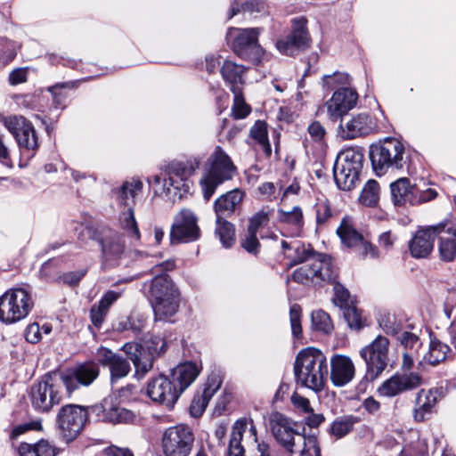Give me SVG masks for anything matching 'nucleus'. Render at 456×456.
<instances>
[{"label": "nucleus", "mask_w": 456, "mask_h": 456, "mask_svg": "<svg viewBox=\"0 0 456 456\" xmlns=\"http://www.w3.org/2000/svg\"><path fill=\"white\" fill-rule=\"evenodd\" d=\"M128 354V359L113 353L110 349L101 346L96 351L98 362L108 367L111 382L126 377L131 371L129 361L134 363L135 377L143 378L153 367L154 360L166 351V343L160 338H155L142 346L138 344H126L123 347Z\"/></svg>", "instance_id": "obj_1"}, {"label": "nucleus", "mask_w": 456, "mask_h": 456, "mask_svg": "<svg viewBox=\"0 0 456 456\" xmlns=\"http://www.w3.org/2000/svg\"><path fill=\"white\" fill-rule=\"evenodd\" d=\"M293 370L297 386L321 392L329 375V364L320 349L307 347L297 354Z\"/></svg>", "instance_id": "obj_2"}, {"label": "nucleus", "mask_w": 456, "mask_h": 456, "mask_svg": "<svg viewBox=\"0 0 456 456\" xmlns=\"http://www.w3.org/2000/svg\"><path fill=\"white\" fill-rule=\"evenodd\" d=\"M369 158L377 176L384 175L390 169H403L409 162L403 144L394 137H387L383 141L370 144Z\"/></svg>", "instance_id": "obj_3"}, {"label": "nucleus", "mask_w": 456, "mask_h": 456, "mask_svg": "<svg viewBox=\"0 0 456 456\" xmlns=\"http://www.w3.org/2000/svg\"><path fill=\"white\" fill-rule=\"evenodd\" d=\"M363 160L364 150L362 147L348 148L338 155L333 177L339 190L351 191L360 183Z\"/></svg>", "instance_id": "obj_4"}, {"label": "nucleus", "mask_w": 456, "mask_h": 456, "mask_svg": "<svg viewBox=\"0 0 456 456\" xmlns=\"http://www.w3.org/2000/svg\"><path fill=\"white\" fill-rule=\"evenodd\" d=\"M151 295L156 320H167L176 313L179 293L167 274L157 275L152 280Z\"/></svg>", "instance_id": "obj_5"}, {"label": "nucleus", "mask_w": 456, "mask_h": 456, "mask_svg": "<svg viewBox=\"0 0 456 456\" xmlns=\"http://www.w3.org/2000/svg\"><path fill=\"white\" fill-rule=\"evenodd\" d=\"M64 387L61 377L56 374H45L40 380L34 383L29 391V398L33 408L39 412H48L59 404L62 398Z\"/></svg>", "instance_id": "obj_6"}, {"label": "nucleus", "mask_w": 456, "mask_h": 456, "mask_svg": "<svg viewBox=\"0 0 456 456\" xmlns=\"http://www.w3.org/2000/svg\"><path fill=\"white\" fill-rule=\"evenodd\" d=\"M307 23L305 16L290 20L289 33L276 41V48L281 54L295 57L311 48L312 37Z\"/></svg>", "instance_id": "obj_7"}, {"label": "nucleus", "mask_w": 456, "mask_h": 456, "mask_svg": "<svg viewBox=\"0 0 456 456\" xmlns=\"http://www.w3.org/2000/svg\"><path fill=\"white\" fill-rule=\"evenodd\" d=\"M33 305L26 289H9L0 297V321L6 324L19 322L29 314Z\"/></svg>", "instance_id": "obj_8"}, {"label": "nucleus", "mask_w": 456, "mask_h": 456, "mask_svg": "<svg viewBox=\"0 0 456 456\" xmlns=\"http://www.w3.org/2000/svg\"><path fill=\"white\" fill-rule=\"evenodd\" d=\"M389 340L379 335L370 344L360 350V356L366 365L365 379H376L387 368L388 363Z\"/></svg>", "instance_id": "obj_9"}, {"label": "nucleus", "mask_w": 456, "mask_h": 456, "mask_svg": "<svg viewBox=\"0 0 456 456\" xmlns=\"http://www.w3.org/2000/svg\"><path fill=\"white\" fill-rule=\"evenodd\" d=\"M236 171L231 159L220 148L212 156L211 168L201 180L203 194L206 200H209L216 188L224 181L232 179Z\"/></svg>", "instance_id": "obj_10"}, {"label": "nucleus", "mask_w": 456, "mask_h": 456, "mask_svg": "<svg viewBox=\"0 0 456 456\" xmlns=\"http://www.w3.org/2000/svg\"><path fill=\"white\" fill-rule=\"evenodd\" d=\"M88 418L85 408L76 404L62 406L57 414V425L62 438L69 443L83 430Z\"/></svg>", "instance_id": "obj_11"}, {"label": "nucleus", "mask_w": 456, "mask_h": 456, "mask_svg": "<svg viewBox=\"0 0 456 456\" xmlns=\"http://www.w3.org/2000/svg\"><path fill=\"white\" fill-rule=\"evenodd\" d=\"M292 279L301 284L311 281L314 286H322L324 281H334V266L330 256L326 254L318 255V259L312 265L297 268L292 273Z\"/></svg>", "instance_id": "obj_12"}, {"label": "nucleus", "mask_w": 456, "mask_h": 456, "mask_svg": "<svg viewBox=\"0 0 456 456\" xmlns=\"http://www.w3.org/2000/svg\"><path fill=\"white\" fill-rule=\"evenodd\" d=\"M333 285L334 296L332 301L342 312L343 318L351 330H360L364 327V322L355 305L350 303V292L338 280V273L334 269V281H326Z\"/></svg>", "instance_id": "obj_13"}, {"label": "nucleus", "mask_w": 456, "mask_h": 456, "mask_svg": "<svg viewBox=\"0 0 456 456\" xmlns=\"http://www.w3.org/2000/svg\"><path fill=\"white\" fill-rule=\"evenodd\" d=\"M296 427L297 423L281 412L273 411L269 414L267 428L278 444L289 452H293L295 436H301Z\"/></svg>", "instance_id": "obj_14"}, {"label": "nucleus", "mask_w": 456, "mask_h": 456, "mask_svg": "<svg viewBox=\"0 0 456 456\" xmlns=\"http://www.w3.org/2000/svg\"><path fill=\"white\" fill-rule=\"evenodd\" d=\"M194 442L188 426L178 425L167 428L163 436V450L167 456H187Z\"/></svg>", "instance_id": "obj_15"}, {"label": "nucleus", "mask_w": 456, "mask_h": 456, "mask_svg": "<svg viewBox=\"0 0 456 456\" xmlns=\"http://www.w3.org/2000/svg\"><path fill=\"white\" fill-rule=\"evenodd\" d=\"M4 124L13 135L20 148L34 153L39 147L36 130L31 122L22 116L4 118Z\"/></svg>", "instance_id": "obj_16"}, {"label": "nucleus", "mask_w": 456, "mask_h": 456, "mask_svg": "<svg viewBox=\"0 0 456 456\" xmlns=\"http://www.w3.org/2000/svg\"><path fill=\"white\" fill-rule=\"evenodd\" d=\"M200 237L198 218L189 209H182L175 217L171 227L170 240L172 243L191 242Z\"/></svg>", "instance_id": "obj_17"}, {"label": "nucleus", "mask_w": 456, "mask_h": 456, "mask_svg": "<svg viewBox=\"0 0 456 456\" xmlns=\"http://www.w3.org/2000/svg\"><path fill=\"white\" fill-rule=\"evenodd\" d=\"M146 393L155 403L173 408L180 396V392L173 381L165 375L152 378L147 386Z\"/></svg>", "instance_id": "obj_18"}, {"label": "nucleus", "mask_w": 456, "mask_h": 456, "mask_svg": "<svg viewBox=\"0 0 456 456\" xmlns=\"http://www.w3.org/2000/svg\"><path fill=\"white\" fill-rule=\"evenodd\" d=\"M422 383V377L417 372L395 373L386 379L378 387L380 396L391 398L407 391L413 390Z\"/></svg>", "instance_id": "obj_19"}, {"label": "nucleus", "mask_w": 456, "mask_h": 456, "mask_svg": "<svg viewBox=\"0 0 456 456\" xmlns=\"http://www.w3.org/2000/svg\"><path fill=\"white\" fill-rule=\"evenodd\" d=\"M358 94L349 87H340L335 90L332 97L326 102L330 119L333 122L341 120L348 111L356 106Z\"/></svg>", "instance_id": "obj_20"}, {"label": "nucleus", "mask_w": 456, "mask_h": 456, "mask_svg": "<svg viewBox=\"0 0 456 456\" xmlns=\"http://www.w3.org/2000/svg\"><path fill=\"white\" fill-rule=\"evenodd\" d=\"M377 124L372 117L367 112H362L352 116L351 118L345 121V118L340 120L338 132L345 140H352L360 136H365L374 132Z\"/></svg>", "instance_id": "obj_21"}, {"label": "nucleus", "mask_w": 456, "mask_h": 456, "mask_svg": "<svg viewBox=\"0 0 456 456\" xmlns=\"http://www.w3.org/2000/svg\"><path fill=\"white\" fill-rule=\"evenodd\" d=\"M99 366L94 362H87L76 366L61 376L68 394L76 390L79 385L88 386L99 376Z\"/></svg>", "instance_id": "obj_22"}, {"label": "nucleus", "mask_w": 456, "mask_h": 456, "mask_svg": "<svg viewBox=\"0 0 456 456\" xmlns=\"http://www.w3.org/2000/svg\"><path fill=\"white\" fill-rule=\"evenodd\" d=\"M100 243L104 267L119 265L121 259L126 255L124 236L118 232H110L101 240Z\"/></svg>", "instance_id": "obj_23"}, {"label": "nucleus", "mask_w": 456, "mask_h": 456, "mask_svg": "<svg viewBox=\"0 0 456 456\" xmlns=\"http://www.w3.org/2000/svg\"><path fill=\"white\" fill-rule=\"evenodd\" d=\"M446 224L440 223L424 230H419L411 239L409 248L411 254L415 258L427 257L434 248L435 239L444 232Z\"/></svg>", "instance_id": "obj_24"}, {"label": "nucleus", "mask_w": 456, "mask_h": 456, "mask_svg": "<svg viewBox=\"0 0 456 456\" xmlns=\"http://www.w3.org/2000/svg\"><path fill=\"white\" fill-rule=\"evenodd\" d=\"M330 365V378L334 387H345L354 378L355 368L349 356L338 354H333Z\"/></svg>", "instance_id": "obj_25"}, {"label": "nucleus", "mask_w": 456, "mask_h": 456, "mask_svg": "<svg viewBox=\"0 0 456 456\" xmlns=\"http://www.w3.org/2000/svg\"><path fill=\"white\" fill-rule=\"evenodd\" d=\"M443 395L441 388L420 389L416 395V406L413 409L412 416L416 422H424L430 419L434 408L438 403L439 397Z\"/></svg>", "instance_id": "obj_26"}, {"label": "nucleus", "mask_w": 456, "mask_h": 456, "mask_svg": "<svg viewBox=\"0 0 456 456\" xmlns=\"http://www.w3.org/2000/svg\"><path fill=\"white\" fill-rule=\"evenodd\" d=\"M200 161L193 158L186 161L174 160L167 166L168 179L165 181V186H173L180 189L183 182L187 180L199 167Z\"/></svg>", "instance_id": "obj_27"}, {"label": "nucleus", "mask_w": 456, "mask_h": 456, "mask_svg": "<svg viewBox=\"0 0 456 456\" xmlns=\"http://www.w3.org/2000/svg\"><path fill=\"white\" fill-rule=\"evenodd\" d=\"M391 200L396 207L406 206L407 204L417 205L416 194L418 186L411 183L407 177H401L390 183Z\"/></svg>", "instance_id": "obj_28"}, {"label": "nucleus", "mask_w": 456, "mask_h": 456, "mask_svg": "<svg viewBox=\"0 0 456 456\" xmlns=\"http://www.w3.org/2000/svg\"><path fill=\"white\" fill-rule=\"evenodd\" d=\"M243 197V192L236 189L216 199L214 210L218 220L230 217L240 207Z\"/></svg>", "instance_id": "obj_29"}, {"label": "nucleus", "mask_w": 456, "mask_h": 456, "mask_svg": "<svg viewBox=\"0 0 456 456\" xmlns=\"http://www.w3.org/2000/svg\"><path fill=\"white\" fill-rule=\"evenodd\" d=\"M444 232L438 237L439 257L444 262H452L456 259V224L445 223Z\"/></svg>", "instance_id": "obj_30"}, {"label": "nucleus", "mask_w": 456, "mask_h": 456, "mask_svg": "<svg viewBox=\"0 0 456 456\" xmlns=\"http://www.w3.org/2000/svg\"><path fill=\"white\" fill-rule=\"evenodd\" d=\"M102 418L110 423H129L133 421L134 414L117 403L114 396L106 397L102 403Z\"/></svg>", "instance_id": "obj_31"}, {"label": "nucleus", "mask_w": 456, "mask_h": 456, "mask_svg": "<svg viewBox=\"0 0 456 456\" xmlns=\"http://www.w3.org/2000/svg\"><path fill=\"white\" fill-rule=\"evenodd\" d=\"M200 373L198 366L191 362L177 365L171 370V380L182 394L197 378Z\"/></svg>", "instance_id": "obj_32"}, {"label": "nucleus", "mask_w": 456, "mask_h": 456, "mask_svg": "<svg viewBox=\"0 0 456 456\" xmlns=\"http://www.w3.org/2000/svg\"><path fill=\"white\" fill-rule=\"evenodd\" d=\"M228 37H232V47L238 55H243L248 49L256 45V31L254 28H231Z\"/></svg>", "instance_id": "obj_33"}, {"label": "nucleus", "mask_w": 456, "mask_h": 456, "mask_svg": "<svg viewBox=\"0 0 456 456\" xmlns=\"http://www.w3.org/2000/svg\"><path fill=\"white\" fill-rule=\"evenodd\" d=\"M313 210L315 214L316 233L326 229L337 217V212L331 208V204L326 197L317 198Z\"/></svg>", "instance_id": "obj_34"}, {"label": "nucleus", "mask_w": 456, "mask_h": 456, "mask_svg": "<svg viewBox=\"0 0 456 456\" xmlns=\"http://www.w3.org/2000/svg\"><path fill=\"white\" fill-rule=\"evenodd\" d=\"M221 73L224 79L230 86L232 92H238L242 89L243 75L245 73V69L242 66L226 61L221 68Z\"/></svg>", "instance_id": "obj_35"}, {"label": "nucleus", "mask_w": 456, "mask_h": 456, "mask_svg": "<svg viewBox=\"0 0 456 456\" xmlns=\"http://www.w3.org/2000/svg\"><path fill=\"white\" fill-rule=\"evenodd\" d=\"M59 450L47 440H40L36 444L22 443L19 446L20 456H56Z\"/></svg>", "instance_id": "obj_36"}, {"label": "nucleus", "mask_w": 456, "mask_h": 456, "mask_svg": "<svg viewBox=\"0 0 456 456\" xmlns=\"http://www.w3.org/2000/svg\"><path fill=\"white\" fill-rule=\"evenodd\" d=\"M343 244L353 248L363 242V236L352 224H349L347 216H345L336 231Z\"/></svg>", "instance_id": "obj_37"}, {"label": "nucleus", "mask_w": 456, "mask_h": 456, "mask_svg": "<svg viewBox=\"0 0 456 456\" xmlns=\"http://www.w3.org/2000/svg\"><path fill=\"white\" fill-rule=\"evenodd\" d=\"M450 351L451 348L447 344L436 338H430L429 349L423 360L428 364L436 366L446 359Z\"/></svg>", "instance_id": "obj_38"}, {"label": "nucleus", "mask_w": 456, "mask_h": 456, "mask_svg": "<svg viewBox=\"0 0 456 456\" xmlns=\"http://www.w3.org/2000/svg\"><path fill=\"white\" fill-rule=\"evenodd\" d=\"M142 189V183L140 180L131 179L124 182L122 186L114 191V193L122 205L129 206L130 200L133 201Z\"/></svg>", "instance_id": "obj_39"}, {"label": "nucleus", "mask_w": 456, "mask_h": 456, "mask_svg": "<svg viewBox=\"0 0 456 456\" xmlns=\"http://www.w3.org/2000/svg\"><path fill=\"white\" fill-rule=\"evenodd\" d=\"M247 426V421L244 419L234 423L229 442L228 456H244V449L240 443Z\"/></svg>", "instance_id": "obj_40"}, {"label": "nucleus", "mask_w": 456, "mask_h": 456, "mask_svg": "<svg viewBox=\"0 0 456 456\" xmlns=\"http://www.w3.org/2000/svg\"><path fill=\"white\" fill-rule=\"evenodd\" d=\"M356 422L357 418L353 415L338 417L330 424L328 433L337 439H341L353 430L354 425Z\"/></svg>", "instance_id": "obj_41"}, {"label": "nucleus", "mask_w": 456, "mask_h": 456, "mask_svg": "<svg viewBox=\"0 0 456 456\" xmlns=\"http://www.w3.org/2000/svg\"><path fill=\"white\" fill-rule=\"evenodd\" d=\"M119 224L121 229L124 230L129 237L131 246L135 245V243L140 240L141 233L132 208L121 213Z\"/></svg>", "instance_id": "obj_42"}, {"label": "nucleus", "mask_w": 456, "mask_h": 456, "mask_svg": "<svg viewBox=\"0 0 456 456\" xmlns=\"http://www.w3.org/2000/svg\"><path fill=\"white\" fill-rule=\"evenodd\" d=\"M379 200V184L376 180L370 179L362 190L360 202L366 207H375Z\"/></svg>", "instance_id": "obj_43"}, {"label": "nucleus", "mask_w": 456, "mask_h": 456, "mask_svg": "<svg viewBox=\"0 0 456 456\" xmlns=\"http://www.w3.org/2000/svg\"><path fill=\"white\" fill-rule=\"evenodd\" d=\"M293 250L294 256H288L289 258H291L289 266H294L311 259L316 261L318 259V255L321 254L316 252L310 245L308 248H305V245L299 241L295 243Z\"/></svg>", "instance_id": "obj_44"}, {"label": "nucleus", "mask_w": 456, "mask_h": 456, "mask_svg": "<svg viewBox=\"0 0 456 456\" xmlns=\"http://www.w3.org/2000/svg\"><path fill=\"white\" fill-rule=\"evenodd\" d=\"M242 248L251 254L256 253V215L248 220L247 230L241 239Z\"/></svg>", "instance_id": "obj_45"}, {"label": "nucleus", "mask_w": 456, "mask_h": 456, "mask_svg": "<svg viewBox=\"0 0 456 456\" xmlns=\"http://www.w3.org/2000/svg\"><path fill=\"white\" fill-rule=\"evenodd\" d=\"M311 322L314 330L323 334H330L333 330V324L330 315L322 309L312 312Z\"/></svg>", "instance_id": "obj_46"}, {"label": "nucleus", "mask_w": 456, "mask_h": 456, "mask_svg": "<svg viewBox=\"0 0 456 456\" xmlns=\"http://www.w3.org/2000/svg\"><path fill=\"white\" fill-rule=\"evenodd\" d=\"M322 86L327 91L346 87L350 84V76L346 72L335 71L331 75H324L322 78Z\"/></svg>", "instance_id": "obj_47"}, {"label": "nucleus", "mask_w": 456, "mask_h": 456, "mask_svg": "<svg viewBox=\"0 0 456 456\" xmlns=\"http://www.w3.org/2000/svg\"><path fill=\"white\" fill-rule=\"evenodd\" d=\"M216 232L219 236L220 241L225 248L231 247L234 242V228L233 225L226 220V218L216 220Z\"/></svg>", "instance_id": "obj_48"}, {"label": "nucleus", "mask_w": 456, "mask_h": 456, "mask_svg": "<svg viewBox=\"0 0 456 456\" xmlns=\"http://www.w3.org/2000/svg\"><path fill=\"white\" fill-rule=\"evenodd\" d=\"M397 340L404 347V349L411 354H418L422 346V342L419 336L410 331H401L396 336Z\"/></svg>", "instance_id": "obj_49"}, {"label": "nucleus", "mask_w": 456, "mask_h": 456, "mask_svg": "<svg viewBox=\"0 0 456 456\" xmlns=\"http://www.w3.org/2000/svg\"><path fill=\"white\" fill-rule=\"evenodd\" d=\"M380 328L387 335L397 336L402 331V323L391 314H382L379 320Z\"/></svg>", "instance_id": "obj_50"}, {"label": "nucleus", "mask_w": 456, "mask_h": 456, "mask_svg": "<svg viewBox=\"0 0 456 456\" xmlns=\"http://www.w3.org/2000/svg\"><path fill=\"white\" fill-rule=\"evenodd\" d=\"M232 93L234 94L233 105L232 109V116L236 119L244 118L249 114L251 109L249 105L245 102V100L242 96V89Z\"/></svg>", "instance_id": "obj_51"}, {"label": "nucleus", "mask_w": 456, "mask_h": 456, "mask_svg": "<svg viewBox=\"0 0 456 456\" xmlns=\"http://www.w3.org/2000/svg\"><path fill=\"white\" fill-rule=\"evenodd\" d=\"M299 437L303 440L304 443V448L301 451L300 456H322L321 448L319 446L316 435H301Z\"/></svg>", "instance_id": "obj_52"}, {"label": "nucleus", "mask_w": 456, "mask_h": 456, "mask_svg": "<svg viewBox=\"0 0 456 456\" xmlns=\"http://www.w3.org/2000/svg\"><path fill=\"white\" fill-rule=\"evenodd\" d=\"M301 313V307L297 304L292 305L289 308L291 333L296 339L301 338L302 335Z\"/></svg>", "instance_id": "obj_53"}, {"label": "nucleus", "mask_w": 456, "mask_h": 456, "mask_svg": "<svg viewBox=\"0 0 456 456\" xmlns=\"http://www.w3.org/2000/svg\"><path fill=\"white\" fill-rule=\"evenodd\" d=\"M427 444L421 440H417L405 444L398 456H427Z\"/></svg>", "instance_id": "obj_54"}, {"label": "nucleus", "mask_w": 456, "mask_h": 456, "mask_svg": "<svg viewBox=\"0 0 456 456\" xmlns=\"http://www.w3.org/2000/svg\"><path fill=\"white\" fill-rule=\"evenodd\" d=\"M257 142L266 157L272 155V146L268 140L267 124L265 121L258 120L257 125Z\"/></svg>", "instance_id": "obj_55"}, {"label": "nucleus", "mask_w": 456, "mask_h": 456, "mask_svg": "<svg viewBox=\"0 0 456 456\" xmlns=\"http://www.w3.org/2000/svg\"><path fill=\"white\" fill-rule=\"evenodd\" d=\"M208 403L206 401V399H203V397L200 395L197 394L193 397L191 403L190 405L191 415L193 417L201 416Z\"/></svg>", "instance_id": "obj_56"}, {"label": "nucleus", "mask_w": 456, "mask_h": 456, "mask_svg": "<svg viewBox=\"0 0 456 456\" xmlns=\"http://www.w3.org/2000/svg\"><path fill=\"white\" fill-rule=\"evenodd\" d=\"M308 133L314 141L321 142L326 134V130L319 121H314L308 126Z\"/></svg>", "instance_id": "obj_57"}, {"label": "nucleus", "mask_w": 456, "mask_h": 456, "mask_svg": "<svg viewBox=\"0 0 456 456\" xmlns=\"http://www.w3.org/2000/svg\"><path fill=\"white\" fill-rule=\"evenodd\" d=\"M25 338L28 342L32 344H36L41 339V328L38 323L34 322L27 327Z\"/></svg>", "instance_id": "obj_58"}, {"label": "nucleus", "mask_w": 456, "mask_h": 456, "mask_svg": "<svg viewBox=\"0 0 456 456\" xmlns=\"http://www.w3.org/2000/svg\"><path fill=\"white\" fill-rule=\"evenodd\" d=\"M28 70L27 69L19 68L13 69L9 75V83L12 86H16L27 81Z\"/></svg>", "instance_id": "obj_59"}, {"label": "nucleus", "mask_w": 456, "mask_h": 456, "mask_svg": "<svg viewBox=\"0 0 456 456\" xmlns=\"http://www.w3.org/2000/svg\"><path fill=\"white\" fill-rule=\"evenodd\" d=\"M42 429V424L39 420H34L30 421L20 426H17L12 430V436H18L28 430H41Z\"/></svg>", "instance_id": "obj_60"}, {"label": "nucleus", "mask_w": 456, "mask_h": 456, "mask_svg": "<svg viewBox=\"0 0 456 456\" xmlns=\"http://www.w3.org/2000/svg\"><path fill=\"white\" fill-rule=\"evenodd\" d=\"M108 311L98 304L97 305H93L91 309V320L94 325L95 326H101L104 317L106 316Z\"/></svg>", "instance_id": "obj_61"}, {"label": "nucleus", "mask_w": 456, "mask_h": 456, "mask_svg": "<svg viewBox=\"0 0 456 456\" xmlns=\"http://www.w3.org/2000/svg\"><path fill=\"white\" fill-rule=\"evenodd\" d=\"M291 402L297 408L300 409L303 412L308 413L313 411L310 406V402L305 397H303L295 393L291 396Z\"/></svg>", "instance_id": "obj_62"}, {"label": "nucleus", "mask_w": 456, "mask_h": 456, "mask_svg": "<svg viewBox=\"0 0 456 456\" xmlns=\"http://www.w3.org/2000/svg\"><path fill=\"white\" fill-rule=\"evenodd\" d=\"M363 409L369 414H375L380 410V403L377 401L373 396H369L365 398L362 403Z\"/></svg>", "instance_id": "obj_63"}, {"label": "nucleus", "mask_w": 456, "mask_h": 456, "mask_svg": "<svg viewBox=\"0 0 456 456\" xmlns=\"http://www.w3.org/2000/svg\"><path fill=\"white\" fill-rule=\"evenodd\" d=\"M104 456H134V454L128 449L110 446L105 449Z\"/></svg>", "instance_id": "obj_64"}]
</instances>
